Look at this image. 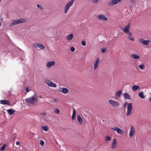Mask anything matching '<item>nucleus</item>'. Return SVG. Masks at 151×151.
<instances>
[{"label": "nucleus", "mask_w": 151, "mask_h": 151, "mask_svg": "<svg viewBox=\"0 0 151 151\" xmlns=\"http://www.w3.org/2000/svg\"><path fill=\"white\" fill-rule=\"evenodd\" d=\"M40 97L41 98H42V96L41 95H40Z\"/></svg>", "instance_id": "obj_46"}, {"label": "nucleus", "mask_w": 151, "mask_h": 151, "mask_svg": "<svg viewBox=\"0 0 151 151\" xmlns=\"http://www.w3.org/2000/svg\"><path fill=\"white\" fill-rule=\"evenodd\" d=\"M99 59L98 58H97L96 60L94 62V66H97L99 63Z\"/></svg>", "instance_id": "obj_27"}, {"label": "nucleus", "mask_w": 151, "mask_h": 151, "mask_svg": "<svg viewBox=\"0 0 151 151\" xmlns=\"http://www.w3.org/2000/svg\"><path fill=\"white\" fill-rule=\"evenodd\" d=\"M97 67H94V69L95 70H96V69Z\"/></svg>", "instance_id": "obj_45"}, {"label": "nucleus", "mask_w": 151, "mask_h": 151, "mask_svg": "<svg viewBox=\"0 0 151 151\" xmlns=\"http://www.w3.org/2000/svg\"><path fill=\"white\" fill-rule=\"evenodd\" d=\"M29 88L28 87H26V91L27 92H28V91H29Z\"/></svg>", "instance_id": "obj_41"}, {"label": "nucleus", "mask_w": 151, "mask_h": 151, "mask_svg": "<svg viewBox=\"0 0 151 151\" xmlns=\"http://www.w3.org/2000/svg\"><path fill=\"white\" fill-rule=\"evenodd\" d=\"M37 7L38 8L40 9L41 10H43V6L40 4H37Z\"/></svg>", "instance_id": "obj_31"}, {"label": "nucleus", "mask_w": 151, "mask_h": 151, "mask_svg": "<svg viewBox=\"0 0 151 151\" xmlns=\"http://www.w3.org/2000/svg\"><path fill=\"white\" fill-rule=\"evenodd\" d=\"M130 25L131 24L130 23H128L127 26L125 27L124 28H122V29L125 33L128 35V36H127V38L128 39L130 40L134 41V38L132 36V33L129 31Z\"/></svg>", "instance_id": "obj_1"}, {"label": "nucleus", "mask_w": 151, "mask_h": 151, "mask_svg": "<svg viewBox=\"0 0 151 151\" xmlns=\"http://www.w3.org/2000/svg\"><path fill=\"white\" fill-rule=\"evenodd\" d=\"M76 115V110L74 108H73V113L72 116V120H73L74 119Z\"/></svg>", "instance_id": "obj_26"}, {"label": "nucleus", "mask_w": 151, "mask_h": 151, "mask_svg": "<svg viewBox=\"0 0 151 151\" xmlns=\"http://www.w3.org/2000/svg\"><path fill=\"white\" fill-rule=\"evenodd\" d=\"M140 87L138 85H134L132 87V89L134 91H136L137 90L139 89Z\"/></svg>", "instance_id": "obj_22"}, {"label": "nucleus", "mask_w": 151, "mask_h": 151, "mask_svg": "<svg viewBox=\"0 0 151 151\" xmlns=\"http://www.w3.org/2000/svg\"><path fill=\"white\" fill-rule=\"evenodd\" d=\"M141 69H143L145 68V67H139Z\"/></svg>", "instance_id": "obj_43"}, {"label": "nucleus", "mask_w": 151, "mask_h": 151, "mask_svg": "<svg viewBox=\"0 0 151 151\" xmlns=\"http://www.w3.org/2000/svg\"><path fill=\"white\" fill-rule=\"evenodd\" d=\"M1 25V23L0 22V26Z\"/></svg>", "instance_id": "obj_48"}, {"label": "nucleus", "mask_w": 151, "mask_h": 151, "mask_svg": "<svg viewBox=\"0 0 151 151\" xmlns=\"http://www.w3.org/2000/svg\"><path fill=\"white\" fill-rule=\"evenodd\" d=\"M0 104L4 105H10V103L9 101L6 100H0Z\"/></svg>", "instance_id": "obj_14"}, {"label": "nucleus", "mask_w": 151, "mask_h": 151, "mask_svg": "<svg viewBox=\"0 0 151 151\" xmlns=\"http://www.w3.org/2000/svg\"><path fill=\"white\" fill-rule=\"evenodd\" d=\"M70 50L72 52H74L75 50V47L73 46L71 47L70 48Z\"/></svg>", "instance_id": "obj_38"}, {"label": "nucleus", "mask_w": 151, "mask_h": 151, "mask_svg": "<svg viewBox=\"0 0 151 151\" xmlns=\"http://www.w3.org/2000/svg\"><path fill=\"white\" fill-rule=\"evenodd\" d=\"M122 91L121 90H120L117 91L115 94V96L117 98H119L121 95L122 94Z\"/></svg>", "instance_id": "obj_19"}, {"label": "nucleus", "mask_w": 151, "mask_h": 151, "mask_svg": "<svg viewBox=\"0 0 151 151\" xmlns=\"http://www.w3.org/2000/svg\"><path fill=\"white\" fill-rule=\"evenodd\" d=\"M42 129L45 131H47L48 130V128L47 126H42Z\"/></svg>", "instance_id": "obj_28"}, {"label": "nucleus", "mask_w": 151, "mask_h": 151, "mask_svg": "<svg viewBox=\"0 0 151 151\" xmlns=\"http://www.w3.org/2000/svg\"><path fill=\"white\" fill-rule=\"evenodd\" d=\"M132 104L131 103H129L128 104L127 107V112L126 114V115L127 116L130 115L132 111Z\"/></svg>", "instance_id": "obj_9"}, {"label": "nucleus", "mask_w": 151, "mask_h": 151, "mask_svg": "<svg viewBox=\"0 0 151 151\" xmlns=\"http://www.w3.org/2000/svg\"><path fill=\"white\" fill-rule=\"evenodd\" d=\"M58 91L64 94H66L69 92L68 89L65 87H60L59 88Z\"/></svg>", "instance_id": "obj_11"}, {"label": "nucleus", "mask_w": 151, "mask_h": 151, "mask_svg": "<svg viewBox=\"0 0 151 151\" xmlns=\"http://www.w3.org/2000/svg\"><path fill=\"white\" fill-rule=\"evenodd\" d=\"M122 0H112L108 3V5L109 6H112L117 4L119 2H121Z\"/></svg>", "instance_id": "obj_7"}, {"label": "nucleus", "mask_w": 151, "mask_h": 151, "mask_svg": "<svg viewBox=\"0 0 151 151\" xmlns=\"http://www.w3.org/2000/svg\"><path fill=\"white\" fill-rule=\"evenodd\" d=\"M139 96L141 98H144L145 96L144 95V93L142 91H141L139 93Z\"/></svg>", "instance_id": "obj_24"}, {"label": "nucleus", "mask_w": 151, "mask_h": 151, "mask_svg": "<svg viewBox=\"0 0 151 151\" xmlns=\"http://www.w3.org/2000/svg\"><path fill=\"white\" fill-rule=\"evenodd\" d=\"M77 120L79 123V124H82L83 121V118L79 115H78L77 116Z\"/></svg>", "instance_id": "obj_20"}, {"label": "nucleus", "mask_w": 151, "mask_h": 151, "mask_svg": "<svg viewBox=\"0 0 151 151\" xmlns=\"http://www.w3.org/2000/svg\"><path fill=\"white\" fill-rule=\"evenodd\" d=\"M150 142H151V140Z\"/></svg>", "instance_id": "obj_51"}, {"label": "nucleus", "mask_w": 151, "mask_h": 151, "mask_svg": "<svg viewBox=\"0 0 151 151\" xmlns=\"http://www.w3.org/2000/svg\"><path fill=\"white\" fill-rule=\"evenodd\" d=\"M6 147V144H4L2 147L0 148V151H3L5 150Z\"/></svg>", "instance_id": "obj_30"}, {"label": "nucleus", "mask_w": 151, "mask_h": 151, "mask_svg": "<svg viewBox=\"0 0 151 151\" xmlns=\"http://www.w3.org/2000/svg\"><path fill=\"white\" fill-rule=\"evenodd\" d=\"M130 131L129 133V136L132 137L134 134L135 133V129L133 126H131L130 127Z\"/></svg>", "instance_id": "obj_16"}, {"label": "nucleus", "mask_w": 151, "mask_h": 151, "mask_svg": "<svg viewBox=\"0 0 151 151\" xmlns=\"http://www.w3.org/2000/svg\"><path fill=\"white\" fill-rule=\"evenodd\" d=\"M130 1L131 3L132 4H135V0H130Z\"/></svg>", "instance_id": "obj_39"}, {"label": "nucleus", "mask_w": 151, "mask_h": 151, "mask_svg": "<svg viewBox=\"0 0 151 151\" xmlns=\"http://www.w3.org/2000/svg\"><path fill=\"white\" fill-rule=\"evenodd\" d=\"M45 83L49 87H56L57 85L56 84L52 82L48 78H45L44 80Z\"/></svg>", "instance_id": "obj_5"}, {"label": "nucleus", "mask_w": 151, "mask_h": 151, "mask_svg": "<svg viewBox=\"0 0 151 151\" xmlns=\"http://www.w3.org/2000/svg\"><path fill=\"white\" fill-rule=\"evenodd\" d=\"M7 112L10 115H11L13 114L15 111L12 109H9L7 110Z\"/></svg>", "instance_id": "obj_25"}, {"label": "nucleus", "mask_w": 151, "mask_h": 151, "mask_svg": "<svg viewBox=\"0 0 151 151\" xmlns=\"http://www.w3.org/2000/svg\"><path fill=\"white\" fill-rule=\"evenodd\" d=\"M117 143L116 139H114L111 145V148L112 149H116L117 147Z\"/></svg>", "instance_id": "obj_15"}, {"label": "nucleus", "mask_w": 151, "mask_h": 151, "mask_svg": "<svg viewBox=\"0 0 151 151\" xmlns=\"http://www.w3.org/2000/svg\"><path fill=\"white\" fill-rule=\"evenodd\" d=\"M25 101L27 104L29 103L34 106L37 105L38 102L37 98L35 95H33L31 97L26 99Z\"/></svg>", "instance_id": "obj_2"}, {"label": "nucleus", "mask_w": 151, "mask_h": 151, "mask_svg": "<svg viewBox=\"0 0 151 151\" xmlns=\"http://www.w3.org/2000/svg\"><path fill=\"white\" fill-rule=\"evenodd\" d=\"M127 105V102H126L124 104V108H125L126 106Z\"/></svg>", "instance_id": "obj_42"}, {"label": "nucleus", "mask_w": 151, "mask_h": 151, "mask_svg": "<svg viewBox=\"0 0 151 151\" xmlns=\"http://www.w3.org/2000/svg\"><path fill=\"white\" fill-rule=\"evenodd\" d=\"M109 103L114 108L118 107L120 105V104L119 102L115 101L111 99L109 100Z\"/></svg>", "instance_id": "obj_8"}, {"label": "nucleus", "mask_w": 151, "mask_h": 151, "mask_svg": "<svg viewBox=\"0 0 151 151\" xmlns=\"http://www.w3.org/2000/svg\"><path fill=\"white\" fill-rule=\"evenodd\" d=\"M107 50V48L106 47H103L102 48L101 51L103 53H104L106 52Z\"/></svg>", "instance_id": "obj_34"}, {"label": "nucleus", "mask_w": 151, "mask_h": 151, "mask_svg": "<svg viewBox=\"0 0 151 151\" xmlns=\"http://www.w3.org/2000/svg\"><path fill=\"white\" fill-rule=\"evenodd\" d=\"M40 144L42 147L44 146L45 142L42 140H40L39 141Z\"/></svg>", "instance_id": "obj_32"}, {"label": "nucleus", "mask_w": 151, "mask_h": 151, "mask_svg": "<svg viewBox=\"0 0 151 151\" xmlns=\"http://www.w3.org/2000/svg\"><path fill=\"white\" fill-rule=\"evenodd\" d=\"M73 37V34H71L68 35L67 36V39L68 41H70L72 40Z\"/></svg>", "instance_id": "obj_23"}, {"label": "nucleus", "mask_w": 151, "mask_h": 151, "mask_svg": "<svg viewBox=\"0 0 151 151\" xmlns=\"http://www.w3.org/2000/svg\"><path fill=\"white\" fill-rule=\"evenodd\" d=\"M124 97L125 99H130V97L129 95L127 93L123 94Z\"/></svg>", "instance_id": "obj_21"}, {"label": "nucleus", "mask_w": 151, "mask_h": 151, "mask_svg": "<svg viewBox=\"0 0 151 151\" xmlns=\"http://www.w3.org/2000/svg\"><path fill=\"white\" fill-rule=\"evenodd\" d=\"M75 0H71L67 3L65 6L64 13L67 14L70 6H72Z\"/></svg>", "instance_id": "obj_4"}, {"label": "nucleus", "mask_w": 151, "mask_h": 151, "mask_svg": "<svg viewBox=\"0 0 151 151\" xmlns=\"http://www.w3.org/2000/svg\"><path fill=\"white\" fill-rule=\"evenodd\" d=\"M33 45L35 47L38 49V48L41 50H44L45 49L44 46L42 44L37 42L33 44Z\"/></svg>", "instance_id": "obj_10"}, {"label": "nucleus", "mask_w": 151, "mask_h": 151, "mask_svg": "<svg viewBox=\"0 0 151 151\" xmlns=\"http://www.w3.org/2000/svg\"><path fill=\"white\" fill-rule=\"evenodd\" d=\"M55 62L53 61L47 62L46 63V66H52L55 64Z\"/></svg>", "instance_id": "obj_18"}, {"label": "nucleus", "mask_w": 151, "mask_h": 151, "mask_svg": "<svg viewBox=\"0 0 151 151\" xmlns=\"http://www.w3.org/2000/svg\"><path fill=\"white\" fill-rule=\"evenodd\" d=\"M16 144L17 145H19V141H17L16 143Z\"/></svg>", "instance_id": "obj_44"}, {"label": "nucleus", "mask_w": 151, "mask_h": 151, "mask_svg": "<svg viewBox=\"0 0 151 151\" xmlns=\"http://www.w3.org/2000/svg\"><path fill=\"white\" fill-rule=\"evenodd\" d=\"M99 0H91L92 2L94 4H97V3Z\"/></svg>", "instance_id": "obj_36"}, {"label": "nucleus", "mask_w": 151, "mask_h": 151, "mask_svg": "<svg viewBox=\"0 0 151 151\" xmlns=\"http://www.w3.org/2000/svg\"><path fill=\"white\" fill-rule=\"evenodd\" d=\"M131 57L132 58H134L135 60L139 59L140 58V56L134 54H131Z\"/></svg>", "instance_id": "obj_17"}, {"label": "nucleus", "mask_w": 151, "mask_h": 151, "mask_svg": "<svg viewBox=\"0 0 151 151\" xmlns=\"http://www.w3.org/2000/svg\"><path fill=\"white\" fill-rule=\"evenodd\" d=\"M81 44L83 46H84L86 45V42L85 41H83L81 42Z\"/></svg>", "instance_id": "obj_37"}, {"label": "nucleus", "mask_w": 151, "mask_h": 151, "mask_svg": "<svg viewBox=\"0 0 151 151\" xmlns=\"http://www.w3.org/2000/svg\"><path fill=\"white\" fill-rule=\"evenodd\" d=\"M105 139L106 141H109L111 139V137L109 136H106L105 138Z\"/></svg>", "instance_id": "obj_35"}, {"label": "nucleus", "mask_w": 151, "mask_h": 151, "mask_svg": "<svg viewBox=\"0 0 151 151\" xmlns=\"http://www.w3.org/2000/svg\"><path fill=\"white\" fill-rule=\"evenodd\" d=\"M41 114L43 116H45L46 115V114L45 112L41 113Z\"/></svg>", "instance_id": "obj_40"}, {"label": "nucleus", "mask_w": 151, "mask_h": 151, "mask_svg": "<svg viewBox=\"0 0 151 151\" xmlns=\"http://www.w3.org/2000/svg\"><path fill=\"white\" fill-rule=\"evenodd\" d=\"M139 66H144V65L143 64H142V65H139Z\"/></svg>", "instance_id": "obj_47"}, {"label": "nucleus", "mask_w": 151, "mask_h": 151, "mask_svg": "<svg viewBox=\"0 0 151 151\" xmlns=\"http://www.w3.org/2000/svg\"><path fill=\"white\" fill-rule=\"evenodd\" d=\"M48 67V68H50L51 67L49 66V67Z\"/></svg>", "instance_id": "obj_49"}, {"label": "nucleus", "mask_w": 151, "mask_h": 151, "mask_svg": "<svg viewBox=\"0 0 151 151\" xmlns=\"http://www.w3.org/2000/svg\"><path fill=\"white\" fill-rule=\"evenodd\" d=\"M140 42L143 45H149L150 41L149 40H145L143 39H139Z\"/></svg>", "instance_id": "obj_12"}, {"label": "nucleus", "mask_w": 151, "mask_h": 151, "mask_svg": "<svg viewBox=\"0 0 151 151\" xmlns=\"http://www.w3.org/2000/svg\"><path fill=\"white\" fill-rule=\"evenodd\" d=\"M98 19L100 20H102L104 21H107L108 20V18L104 14H98L96 17Z\"/></svg>", "instance_id": "obj_6"}, {"label": "nucleus", "mask_w": 151, "mask_h": 151, "mask_svg": "<svg viewBox=\"0 0 151 151\" xmlns=\"http://www.w3.org/2000/svg\"><path fill=\"white\" fill-rule=\"evenodd\" d=\"M150 100L151 101V98H150Z\"/></svg>", "instance_id": "obj_50"}, {"label": "nucleus", "mask_w": 151, "mask_h": 151, "mask_svg": "<svg viewBox=\"0 0 151 151\" xmlns=\"http://www.w3.org/2000/svg\"><path fill=\"white\" fill-rule=\"evenodd\" d=\"M112 129L114 131H116L118 133L120 134H122L124 133L123 130L117 127H115L114 128H112Z\"/></svg>", "instance_id": "obj_13"}, {"label": "nucleus", "mask_w": 151, "mask_h": 151, "mask_svg": "<svg viewBox=\"0 0 151 151\" xmlns=\"http://www.w3.org/2000/svg\"><path fill=\"white\" fill-rule=\"evenodd\" d=\"M58 100L57 99H53L50 100V102L52 104H54Z\"/></svg>", "instance_id": "obj_29"}, {"label": "nucleus", "mask_w": 151, "mask_h": 151, "mask_svg": "<svg viewBox=\"0 0 151 151\" xmlns=\"http://www.w3.org/2000/svg\"><path fill=\"white\" fill-rule=\"evenodd\" d=\"M26 21L24 19H20L17 20H15L12 22L10 24L9 26L12 27L13 26L25 22Z\"/></svg>", "instance_id": "obj_3"}, {"label": "nucleus", "mask_w": 151, "mask_h": 151, "mask_svg": "<svg viewBox=\"0 0 151 151\" xmlns=\"http://www.w3.org/2000/svg\"><path fill=\"white\" fill-rule=\"evenodd\" d=\"M55 112L58 114L60 113V110L57 108H55Z\"/></svg>", "instance_id": "obj_33"}]
</instances>
